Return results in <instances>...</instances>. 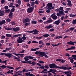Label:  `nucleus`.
<instances>
[{
    "label": "nucleus",
    "mask_w": 76,
    "mask_h": 76,
    "mask_svg": "<svg viewBox=\"0 0 76 76\" xmlns=\"http://www.w3.org/2000/svg\"><path fill=\"white\" fill-rule=\"evenodd\" d=\"M34 57L31 56H27L25 57L24 58L25 61H28L31 59H33Z\"/></svg>",
    "instance_id": "nucleus-1"
},
{
    "label": "nucleus",
    "mask_w": 76,
    "mask_h": 76,
    "mask_svg": "<svg viewBox=\"0 0 76 76\" xmlns=\"http://www.w3.org/2000/svg\"><path fill=\"white\" fill-rule=\"evenodd\" d=\"M59 10L58 13V16H61V15H65V14L64 12V10H60L59 9H58V11Z\"/></svg>",
    "instance_id": "nucleus-2"
},
{
    "label": "nucleus",
    "mask_w": 76,
    "mask_h": 76,
    "mask_svg": "<svg viewBox=\"0 0 76 76\" xmlns=\"http://www.w3.org/2000/svg\"><path fill=\"white\" fill-rule=\"evenodd\" d=\"M17 41L18 43H20H20H22L23 42H24L25 40H23V39H22V38L20 37H19L17 39Z\"/></svg>",
    "instance_id": "nucleus-3"
},
{
    "label": "nucleus",
    "mask_w": 76,
    "mask_h": 76,
    "mask_svg": "<svg viewBox=\"0 0 76 76\" xmlns=\"http://www.w3.org/2000/svg\"><path fill=\"white\" fill-rule=\"evenodd\" d=\"M58 68V69H63L64 70H66L67 69L68 70H69V69H69V66H65V67L64 66H57Z\"/></svg>",
    "instance_id": "nucleus-4"
},
{
    "label": "nucleus",
    "mask_w": 76,
    "mask_h": 76,
    "mask_svg": "<svg viewBox=\"0 0 76 76\" xmlns=\"http://www.w3.org/2000/svg\"><path fill=\"white\" fill-rule=\"evenodd\" d=\"M33 32H34L33 33ZM38 32H39V31L37 30V29H35L31 31H30V33H33V35H38Z\"/></svg>",
    "instance_id": "nucleus-5"
},
{
    "label": "nucleus",
    "mask_w": 76,
    "mask_h": 76,
    "mask_svg": "<svg viewBox=\"0 0 76 76\" xmlns=\"http://www.w3.org/2000/svg\"><path fill=\"white\" fill-rule=\"evenodd\" d=\"M34 7H32L28 8L27 10V12L28 13H31L32 12V11L34 10Z\"/></svg>",
    "instance_id": "nucleus-6"
},
{
    "label": "nucleus",
    "mask_w": 76,
    "mask_h": 76,
    "mask_svg": "<svg viewBox=\"0 0 76 76\" xmlns=\"http://www.w3.org/2000/svg\"><path fill=\"white\" fill-rule=\"evenodd\" d=\"M45 9L46 10V13H50L51 12V10H52V9H53V8H51L50 7H44Z\"/></svg>",
    "instance_id": "nucleus-7"
},
{
    "label": "nucleus",
    "mask_w": 76,
    "mask_h": 76,
    "mask_svg": "<svg viewBox=\"0 0 76 76\" xmlns=\"http://www.w3.org/2000/svg\"><path fill=\"white\" fill-rule=\"evenodd\" d=\"M49 66L50 69H55L57 67V66L53 64H50Z\"/></svg>",
    "instance_id": "nucleus-8"
},
{
    "label": "nucleus",
    "mask_w": 76,
    "mask_h": 76,
    "mask_svg": "<svg viewBox=\"0 0 76 76\" xmlns=\"http://www.w3.org/2000/svg\"><path fill=\"white\" fill-rule=\"evenodd\" d=\"M30 19L28 18H27L26 19H24L23 20V22L25 23H28L30 22Z\"/></svg>",
    "instance_id": "nucleus-9"
},
{
    "label": "nucleus",
    "mask_w": 76,
    "mask_h": 76,
    "mask_svg": "<svg viewBox=\"0 0 76 76\" xmlns=\"http://www.w3.org/2000/svg\"><path fill=\"white\" fill-rule=\"evenodd\" d=\"M47 6L45 7H50V8H51L53 9L54 8V7H53L52 6V3H49L48 4H47Z\"/></svg>",
    "instance_id": "nucleus-10"
},
{
    "label": "nucleus",
    "mask_w": 76,
    "mask_h": 76,
    "mask_svg": "<svg viewBox=\"0 0 76 76\" xmlns=\"http://www.w3.org/2000/svg\"><path fill=\"white\" fill-rule=\"evenodd\" d=\"M12 30L14 32H18L20 30V28L19 27H17L16 28H12Z\"/></svg>",
    "instance_id": "nucleus-11"
},
{
    "label": "nucleus",
    "mask_w": 76,
    "mask_h": 76,
    "mask_svg": "<svg viewBox=\"0 0 76 76\" xmlns=\"http://www.w3.org/2000/svg\"><path fill=\"white\" fill-rule=\"evenodd\" d=\"M5 56L7 57L8 58H11L13 57V55L11 53H6Z\"/></svg>",
    "instance_id": "nucleus-12"
},
{
    "label": "nucleus",
    "mask_w": 76,
    "mask_h": 76,
    "mask_svg": "<svg viewBox=\"0 0 76 76\" xmlns=\"http://www.w3.org/2000/svg\"><path fill=\"white\" fill-rule=\"evenodd\" d=\"M10 49H12V48H6L5 50H3L2 52L3 53H6V52H7L8 50H10Z\"/></svg>",
    "instance_id": "nucleus-13"
},
{
    "label": "nucleus",
    "mask_w": 76,
    "mask_h": 76,
    "mask_svg": "<svg viewBox=\"0 0 76 76\" xmlns=\"http://www.w3.org/2000/svg\"><path fill=\"white\" fill-rule=\"evenodd\" d=\"M4 28L7 31H11L12 30V28L11 27H7V26H4Z\"/></svg>",
    "instance_id": "nucleus-14"
},
{
    "label": "nucleus",
    "mask_w": 76,
    "mask_h": 76,
    "mask_svg": "<svg viewBox=\"0 0 76 76\" xmlns=\"http://www.w3.org/2000/svg\"><path fill=\"white\" fill-rule=\"evenodd\" d=\"M76 43V42H72V41H70L69 42H67L66 44H69V45H75V44Z\"/></svg>",
    "instance_id": "nucleus-15"
},
{
    "label": "nucleus",
    "mask_w": 76,
    "mask_h": 76,
    "mask_svg": "<svg viewBox=\"0 0 76 76\" xmlns=\"http://www.w3.org/2000/svg\"><path fill=\"white\" fill-rule=\"evenodd\" d=\"M4 15V12L2 11L1 10H0V16H3Z\"/></svg>",
    "instance_id": "nucleus-16"
},
{
    "label": "nucleus",
    "mask_w": 76,
    "mask_h": 76,
    "mask_svg": "<svg viewBox=\"0 0 76 76\" xmlns=\"http://www.w3.org/2000/svg\"><path fill=\"white\" fill-rule=\"evenodd\" d=\"M75 47L72 46L70 48H68L66 49V50H72V49H75Z\"/></svg>",
    "instance_id": "nucleus-17"
},
{
    "label": "nucleus",
    "mask_w": 76,
    "mask_h": 76,
    "mask_svg": "<svg viewBox=\"0 0 76 76\" xmlns=\"http://www.w3.org/2000/svg\"><path fill=\"white\" fill-rule=\"evenodd\" d=\"M6 21L5 20H3L1 21H0V25H2L4 24H5Z\"/></svg>",
    "instance_id": "nucleus-18"
},
{
    "label": "nucleus",
    "mask_w": 76,
    "mask_h": 76,
    "mask_svg": "<svg viewBox=\"0 0 76 76\" xmlns=\"http://www.w3.org/2000/svg\"><path fill=\"white\" fill-rule=\"evenodd\" d=\"M53 26L51 25H49L48 26H46L45 27V28H46V29H50V28H53Z\"/></svg>",
    "instance_id": "nucleus-19"
},
{
    "label": "nucleus",
    "mask_w": 76,
    "mask_h": 76,
    "mask_svg": "<svg viewBox=\"0 0 76 76\" xmlns=\"http://www.w3.org/2000/svg\"><path fill=\"white\" fill-rule=\"evenodd\" d=\"M38 50H39V48H36L35 49L31 48V51H37Z\"/></svg>",
    "instance_id": "nucleus-20"
},
{
    "label": "nucleus",
    "mask_w": 76,
    "mask_h": 76,
    "mask_svg": "<svg viewBox=\"0 0 76 76\" xmlns=\"http://www.w3.org/2000/svg\"><path fill=\"white\" fill-rule=\"evenodd\" d=\"M44 52H42L41 51H40V52L39 53V56H40V57H43L44 55Z\"/></svg>",
    "instance_id": "nucleus-21"
},
{
    "label": "nucleus",
    "mask_w": 76,
    "mask_h": 76,
    "mask_svg": "<svg viewBox=\"0 0 76 76\" xmlns=\"http://www.w3.org/2000/svg\"><path fill=\"white\" fill-rule=\"evenodd\" d=\"M67 5H69V6H70V7H72V2L71 1V0H69V2L67 3Z\"/></svg>",
    "instance_id": "nucleus-22"
},
{
    "label": "nucleus",
    "mask_w": 76,
    "mask_h": 76,
    "mask_svg": "<svg viewBox=\"0 0 76 76\" xmlns=\"http://www.w3.org/2000/svg\"><path fill=\"white\" fill-rule=\"evenodd\" d=\"M52 17V19L54 20H56L57 18V16L56 15H54L53 16V17Z\"/></svg>",
    "instance_id": "nucleus-23"
},
{
    "label": "nucleus",
    "mask_w": 76,
    "mask_h": 76,
    "mask_svg": "<svg viewBox=\"0 0 76 76\" xmlns=\"http://www.w3.org/2000/svg\"><path fill=\"white\" fill-rule=\"evenodd\" d=\"M17 3L19 5H20L22 3V2L20 0H18L17 1Z\"/></svg>",
    "instance_id": "nucleus-24"
},
{
    "label": "nucleus",
    "mask_w": 76,
    "mask_h": 76,
    "mask_svg": "<svg viewBox=\"0 0 76 76\" xmlns=\"http://www.w3.org/2000/svg\"><path fill=\"white\" fill-rule=\"evenodd\" d=\"M53 72H56V70L54 69H49V71H48V72H51V73H53Z\"/></svg>",
    "instance_id": "nucleus-25"
},
{
    "label": "nucleus",
    "mask_w": 76,
    "mask_h": 76,
    "mask_svg": "<svg viewBox=\"0 0 76 76\" xmlns=\"http://www.w3.org/2000/svg\"><path fill=\"white\" fill-rule=\"evenodd\" d=\"M50 36V34H46L42 36V37H48Z\"/></svg>",
    "instance_id": "nucleus-26"
},
{
    "label": "nucleus",
    "mask_w": 76,
    "mask_h": 76,
    "mask_svg": "<svg viewBox=\"0 0 76 76\" xmlns=\"http://www.w3.org/2000/svg\"><path fill=\"white\" fill-rule=\"evenodd\" d=\"M53 21V20L52 19H49L47 21H46V22H47V23H51V22H52Z\"/></svg>",
    "instance_id": "nucleus-27"
},
{
    "label": "nucleus",
    "mask_w": 76,
    "mask_h": 76,
    "mask_svg": "<svg viewBox=\"0 0 76 76\" xmlns=\"http://www.w3.org/2000/svg\"><path fill=\"white\" fill-rule=\"evenodd\" d=\"M6 36L7 37H9V38H10V37H12V36H11V35H10V34H6Z\"/></svg>",
    "instance_id": "nucleus-28"
},
{
    "label": "nucleus",
    "mask_w": 76,
    "mask_h": 76,
    "mask_svg": "<svg viewBox=\"0 0 76 76\" xmlns=\"http://www.w3.org/2000/svg\"><path fill=\"white\" fill-rule=\"evenodd\" d=\"M13 72V70H9L7 72V74H10L11 73H12Z\"/></svg>",
    "instance_id": "nucleus-29"
},
{
    "label": "nucleus",
    "mask_w": 76,
    "mask_h": 76,
    "mask_svg": "<svg viewBox=\"0 0 76 76\" xmlns=\"http://www.w3.org/2000/svg\"><path fill=\"white\" fill-rule=\"evenodd\" d=\"M37 22L35 20H32L31 21V24H37Z\"/></svg>",
    "instance_id": "nucleus-30"
},
{
    "label": "nucleus",
    "mask_w": 76,
    "mask_h": 76,
    "mask_svg": "<svg viewBox=\"0 0 76 76\" xmlns=\"http://www.w3.org/2000/svg\"><path fill=\"white\" fill-rule=\"evenodd\" d=\"M69 16L71 17H75V16H76V14L73 15L72 14H71L69 15Z\"/></svg>",
    "instance_id": "nucleus-31"
},
{
    "label": "nucleus",
    "mask_w": 76,
    "mask_h": 76,
    "mask_svg": "<svg viewBox=\"0 0 76 76\" xmlns=\"http://www.w3.org/2000/svg\"><path fill=\"white\" fill-rule=\"evenodd\" d=\"M31 66H35L36 64V63L35 61H33L31 62Z\"/></svg>",
    "instance_id": "nucleus-32"
},
{
    "label": "nucleus",
    "mask_w": 76,
    "mask_h": 76,
    "mask_svg": "<svg viewBox=\"0 0 76 76\" xmlns=\"http://www.w3.org/2000/svg\"><path fill=\"white\" fill-rule=\"evenodd\" d=\"M73 57V58H71V59H70V62L71 63H73V62L74 61V60H73V59H74V57Z\"/></svg>",
    "instance_id": "nucleus-33"
},
{
    "label": "nucleus",
    "mask_w": 76,
    "mask_h": 76,
    "mask_svg": "<svg viewBox=\"0 0 76 76\" xmlns=\"http://www.w3.org/2000/svg\"><path fill=\"white\" fill-rule=\"evenodd\" d=\"M10 23H11V25H16V24H15V22L12 21L11 22H10Z\"/></svg>",
    "instance_id": "nucleus-34"
},
{
    "label": "nucleus",
    "mask_w": 76,
    "mask_h": 76,
    "mask_svg": "<svg viewBox=\"0 0 76 76\" xmlns=\"http://www.w3.org/2000/svg\"><path fill=\"white\" fill-rule=\"evenodd\" d=\"M0 67L2 69H4V68H6L7 67L6 66L4 65H2L0 66Z\"/></svg>",
    "instance_id": "nucleus-35"
},
{
    "label": "nucleus",
    "mask_w": 76,
    "mask_h": 76,
    "mask_svg": "<svg viewBox=\"0 0 76 76\" xmlns=\"http://www.w3.org/2000/svg\"><path fill=\"white\" fill-rule=\"evenodd\" d=\"M31 6H34L35 5V2L34 1H32L31 2Z\"/></svg>",
    "instance_id": "nucleus-36"
},
{
    "label": "nucleus",
    "mask_w": 76,
    "mask_h": 76,
    "mask_svg": "<svg viewBox=\"0 0 76 76\" xmlns=\"http://www.w3.org/2000/svg\"><path fill=\"white\" fill-rule=\"evenodd\" d=\"M6 21L7 22H10L11 21V20L9 18H7L6 20Z\"/></svg>",
    "instance_id": "nucleus-37"
},
{
    "label": "nucleus",
    "mask_w": 76,
    "mask_h": 76,
    "mask_svg": "<svg viewBox=\"0 0 76 76\" xmlns=\"http://www.w3.org/2000/svg\"><path fill=\"white\" fill-rule=\"evenodd\" d=\"M72 57H74V59L75 60H76V55H72Z\"/></svg>",
    "instance_id": "nucleus-38"
},
{
    "label": "nucleus",
    "mask_w": 76,
    "mask_h": 76,
    "mask_svg": "<svg viewBox=\"0 0 76 76\" xmlns=\"http://www.w3.org/2000/svg\"><path fill=\"white\" fill-rule=\"evenodd\" d=\"M22 39L23 40H26V37L25 36H23L22 37Z\"/></svg>",
    "instance_id": "nucleus-39"
},
{
    "label": "nucleus",
    "mask_w": 76,
    "mask_h": 76,
    "mask_svg": "<svg viewBox=\"0 0 76 76\" xmlns=\"http://www.w3.org/2000/svg\"><path fill=\"white\" fill-rule=\"evenodd\" d=\"M10 10L8 9V10H6L5 11V12L6 13H7L9 12H10Z\"/></svg>",
    "instance_id": "nucleus-40"
},
{
    "label": "nucleus",
    "mask_w": 76,
    "mask_h": 76,
    "mask_svg": "<svg viewBox=\"0 0 76 76\" xmlns=\"http://www.w3.org/2000/svg\"><path fill=\"white\" fill-rule=\"evenodd\" d=\"M14 4L13 2H12L10 3V5L9 6V7H11L12 6H13Z\"/></svg>",
    "instance_id": "nucleus-41"
},
{
    "label": "nucleus",
    "mask_w": 76,
    "mask_h": 76,
    "mask_svg": "<svg viewBox=\"0 0 76 76\" xmlns=\"http://www.w3.org/2000/svg\"><path fill=\"white\" fill-rule=\"evenodd\" d=\"M5 2V0H1V4H4Z\"/></svg>",
    "instance_id": "nucleus-42"
},
{
    "label": "nucleus",
    "mask_w": 76,
    "mask_h": 76,
    "mask_svg": "<svg viewBox=\"0 0 76 76\" xmlns=\"http://www.w3.org/2000/svg\"><path fill=\"white\" fill-rule=\"evenodd\" d=\"M72 23L74 24H76V19H75V20H73V21H72Z\"/></svg>",
    "instance_id": "nucleus-43"
},
{
    "label": "nucleus",
    "mask_w": 76,
    "mask_h": 76,
    "mask_svg": "<svg viewBox=\"0 0 76 76\" xmlns=\"http://www.w3.org/2000/svg\"><path fill=\"white\" fill-rule=\"evenodd\" d=\"M40 52V51H36L35 52V54H36L37 55L39 54Z\"/></svg>",
    "instance_id": "nucleus-44"
},
{
    "label": "nucleus",
    "mask_w": 76,
    "mask_h": 76,
    "mask_svg": "<svg viewBox=\"0 0 76 76\" xmlns=\"http://www.w3.org/2000/svg\"><path fill=\"white\" fill-rule=\"evenodd\" d=\"M28 73L29 75V76H35L34 75L31 74L30 72H29Z\"/></svg>",
    "instance_id": "nucleus-45"
},
{
    "label": "nucleus",
    "mask_w": 76,
    "mask_h": 76,
    "mask_svg": "<svg viewBox=\"0 0 76 76\" xmlns=\"http://www.w3.org/2000/svg\"><path fill=\"white\" fill-rule=\"evenodd\" d=\"M6 53H0V56H6Z\"/></svg>",
    "instance_id": "nucleus-46"
},
{
    "label": "nucleus",
    "mask_w": 76,
    "mask_h": 76,
    "mask_svg": "<svg viewBox=\"0 0 76 76\" xmlns=\"http://www.w3.org/2000/svg\"><path fill=\"white\" fill-rule=\"evenodd\" d=\"M38 22H39V23H42V22H43V21L41 19L38 20Z\"/></svg>",
    "instance_id": "nucleus-47"
},
{
    "label": "nucleus",
    "mask_w": 76,
    "mask_h": 76,
    "mask_svg": "<svg viewBox=\"0 0 76 76\" xmlns=\"http://www.w3.org/2000/svg\"><path fill=\"white\" fill-rule=\"evenodd\" d=\"M23 72H27L28 71V70H27L26 69L24 68L23 69Z\"/></svg>",
    "instance_id": "nucleus-48"
},
{
    "label": "nucleus",
    "mask_w": 76,
    "mask_h": 76,
    "mask_svg": "<svg viewBox=\"0 0 76 76\" xmlns=\"http://www.w3.org/2000/svg\"><path fill=\"white\" fill-rule=\"evenodd\" d=\"M61 22V20L60 19H58V25H59L60 23Z\"/></svg>",
    "instance_id": "nucleus-49"
},
{
    "label": "nucleus",
    "mask_w": 76,
    "mask_h": 76,
    "mask_svg": "<svg viewBox=\"0 0 76 76\" xmlns=\"http://www.w3.org/2000/svg\"><path fill=\"white\" fill-rule=\"evenodd\" d=\"M44 67H45V68H46V69H48L49 68V66L48 65H45V66Z\"/></svg>",
    "instance_id": "nucleus-50"
},
{
    "label": "nucleus",
    "mask_w": 76,
    "mask_h": 76,
    "mask_svg": "<svg viewBox=\"0 0 76 76\" xmlns=\"http://www.w3.org/2000/svg\"><path fill=\"white\" fill-rule=\"evenodd\" d=\"M70 72H71V71L69 70V71H66H66H65L64 72V73L65 74H68V73H69V74H70Z\"/></svg>",
    "instance_id": "nucleus-51"
},
{
    "label": "nucleus",
    "mask_w": 76,
    "mask_h": 76,
    "mask_svg": "<svg viewBox=\"0 0 76 76\" xmlns=\"http://www.w3.org/2000/svg\"><path fill=\"white\" fill-rule=\"evenodd\" d=\"M13 58L14 59H15V60H18V58L16 57L15 56H13Z\"/></svg>",
    "instance_id": "nucleus-52"
},
{
    "label": "nucleus",
    "mask_w": 76,
    "mask_h": 76,
    "mask_svg": "<svg viewBox=\"0 0 76 76\" xmlns=\"http://www.w3.org/2000/svg\"><path fill=\"white\" fill-rule=\"evenodd\" d=\"M27 63H29V64H31V63H32V61H27Z\"/></svg>",
    "instance_id": "nucleus-53"
},
{
    "label": "nucleus",
    "mask_w": 76,
    "mask_h": 76,
    "mask_svg": "<svg viewBox=\"0 0 76 76\" xmlns=\"http://www.w3.org/2000/svg\"><path fill=\"white\" fill-rule=\"evenodd\" d=\"M15 8H12L11 10V12H15Z\"/></svg>",
    "instance_id": "nucleus-54"
},
{
    "label": "nucleus",
    "mask_w": 76,
    "mask_h": 76,
    "mask_svg": "<svg viewBox=\"0 0 76 76\" xmlns=\"http://www.w3.org/2000/svg\"><path fill=\"white\" fill-rule=\"evenodd\" d=\"M32 43H35L36 44H38V42H37L35 41H32Z\"/></svg>",
    "instance_id": "nucleus-55"
},
{
    "label": "nucleus",
    "mask_w": 76,
    "mask_h": 76,
    "mask_svg": "<svg viewBox=\"0 0 76 76\" xmlns=\"http://www.w3.org/2000/svg\"><path fill=\"white\" fill-rule=\"evenodd\" d=\"M28 71H30V72H33L34 70V69H30L28 70Z\"/></svg>",
    "instance_id": "nucleus-56"
},
{
    "label": "nucleus",
    "mask_w": 76,
    "mask_h": 76,
    "mask_svg": "<svg viewBox=\"0 0 76 76\" xmlns=\"http://www.w3.org/2000/svg\"><path fill=\"white\" fill-rule=\"evenodd\" d=\"M6 37V36L4 35H2L1 36V39H4Z\"/></svg>",
    "instance_id": "nucleus-57"
},
{
    "label": "nucleus",
    "mask_w": 76,
    "mask_h": 76,
    "mask_svg": "<svg viewBox=\"0 0 76 76\" xmlns=\"http://www.w3.org/2000/svg\"><path fill=\"white\" fill-rule=\"evenodd\" d=\"M13 38H16V37H18V34L12 36Z\"/></svg>",
    "instance_id": "nucleus-58"
},
{
    "label": "nucleus",
    "mask_w": 76,
    "mask_h": 76,
    "mask_svg": "<svg viewBox=\"0 0 76 76\" xmlns=\"http://www.w3.org/2000/svg\"><path fill=\"white\" fill-rule=\"evenodd\" d=\"M47 46H49L50 45V43H47L45 44Z\"/></svg>",
    "instance_id": "nucleus-59"
},
{
    "label": "nucleus",
    "mask_w": 76,
    "mask_h": 76,
    "mask_svg": "<svg viewBox=\"0 0 76 76\" xmlns=\"http://www.w3.org/2000/svg\"><path fill=\"white\" fill-rule=\"evenodd\" d=\"M73 64H75V66H73V67H76V62H73Z\"/></svg>",
    "instance_id": "nucleus-60"
},
{
    "label": "nucleus",
    "mask_w": 76,
    "mask_h": 76,
    "mask_svg": "<svg viewBox=\"0 0 76 76\" xmlns=\"http://www.w3.org/2000/svg\"><path fill=\"white\" fill-rule=\"evenodd\" d=\"M7 67L8 69H14L13 67H12L7 66Z\"/></svg>",
    "instance_id": "nucleus-61"
},
{
    "label": "nucleus",
    "mask_w": 76,
    "mask_h": 76,
    "mask_svg": "<svg viewBox=\"0 0 76 76\" xmlns=\"http://www.w3.org/2000/svg\"><path fill=\"white\" fill-rule=\"evenodd\" d=\"M63 9L64 8L63 7H60L59 8L60 10L61 11L63 10Z\"/></svg>",
    "instance_id": "nucleus-62"
},
{
    "label": "nucleus",
    "mask_w": 76,
    "mask_h": 76,
    "mask_svg": "<svg viewBox=\"0 0 76 76\" xmlns=\"http://www.w3.org/2000/svg\"><path fill=\"white\" fill-rule=\"evenodd\" d=\"M7 63V60H5L4 61H2L1 63Z\"/></svg>",
    "instance_id": "nucleus-63"
},
{
    "label": "nucleus",
    "mask_w": 76,
    "mask_h": 76,
    "mask_svg": "<svg viewBox=\"0 0 76 76\" xmlns=\"http://www.w3.org/2000/svg\"><path fill=\"white\" fill-rule=\"evenodd\" d=\"M39 69H44V66H41L39 67Z\"/></svg>",
    "instance_id": "nucleus-64"
}]
</instances>
